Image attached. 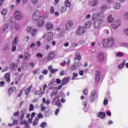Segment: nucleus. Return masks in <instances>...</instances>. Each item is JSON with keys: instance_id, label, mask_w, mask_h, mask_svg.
<instances>
[{"instance_id": "nucleus-1", "label": "nucleus", "mask_w": 128, "mask_h": 128, "mask_svg": "<svg viewBox=\"0 0 128 128\" xmlns=\"http://www.w3.org/2000/svg\"><path fill=\"white\" fill-rule=\"evenodd\" d=\"M114 46V39L112 37L103 40V46L105 48H110Z\"/></svg>"}, {"instance_id": "nucleus-2", "label": "nucleus", "mask_w": 128, "mask_h": 128, "mask_svg": "<svg viewBox=\"0 0 128 128\" xmlns=\"http://www.w3.org/2000/svg\"><path fill=\"white\" fill-rule=\"evenodd\" d=\"M92 20H94V26L95 28H98L102 22V20L98 18V15L94 14L92 16Z\"/></svg>"}, {"instance_id": "nucleus-3", "label": "nucleus", "mask_w": 128, "mask_h": 128, "mask_svg": "<svg viewBox=\"0 0 128 128\" xmlns=\"http://www.w3.org/2000/svg\"><path fill=\"white\" fill-rule=\"evenodd\" d=\"M18 36H16L14 40L12 41V52H16V46H18Z\"/></svg>"}, {"instance_id": "nucleus-4", "label": "nucleus", "mask_w": 128, "mask_h": 128, "mask_svg": "<svg viewBox=\"0 0 128 128\" xmlns=\"http://www.w3.org/2000/svg\"><path fill=\"white\" fill-rule=\"evenodd\" d=\"M41 18L42 16L40 14V11H38V10H35L32 17L34 20H38Z\"/></svg>"}, {"instance_id": "nucleus-5", "label": "nucleus", "mask_w": 128, "mask_h": 128, "mask_svg": "<svg viewBox=\"0 0 128 128\" xmlns=\"http://www.w3.org/2000/svg\"><path fill=\"white\" fill-rule=\"evenodd\" d=\"M97 60L99 62H102L104 60V58H106V56H104V54L102 52H100L97 54Z\"/></svg>"}, {"instance_id": "nucleus-6", "label": "nucleus", "mask_w": 128, "mask_h": 128, "mask_svg": "<svg viewBox=\"0 0 128 128\" xmlns=\"http://www.w3.org/2000/svg\"><path fill=\"white\" fill-rule=\"evenodd\" d=\"M14 17L16 20H20L21 18H22V15L20 11L16 10L14 13Z\"/></svg>"}, {"instance_id": "nucleus-7", "label": "nucleus", "mask_w": 128, "mask_h": 128, "mask_svg": "<svg viewBox=\"0 0 128 128\" xmlns=\"http://www.w3.org/2000/svg\"><path fill=\"white\" fill-rule=\"evenodd\" d=\"M86 32V29L84 27L79 26L78 28V30L76 32V34L78 36H82Z\"/></svg>"}, {"instance_id": "nucleus-8", "label": "nucleus", "mask_w": 128, "mask_h": 128, "mask_svg": "<svg viewBox=\"0 0 128 128\" xmlns=\"http://www.w3.org/2000/svg\"><path fill=\"white\" fill-rule=\"evenodd\" d=\"M96 96H98V95L96 94V90H92L90 92V100L91 102H94V98Z\"/></svg>"}, {"instance_id": "nucleus-9", "label": "nucleus", "mask_w": 128, "mask_h": 128, "mask_svg": "<svg viewBox=\"0 0 128 128\" xmlns=\"http://www.w3.org/2000/svg\"><path fill=\"white\" fill-rule=\"evenodd\" d=\"M81 66H82V62H76L72 66L71 70H78V68H80V67Z\"/></svg>"}, {"instance_id": "nucleus-10", "label": "nucleus", "mask_w": 128, "mask_h": 128, "mask_svg": "<svg viewBox=\"0 0 128 128\" xmlns=\"http://www.w3.org/2000/svg\"><path fill=\"white\" fill-rule=\"evenodd\" d=\"M120 26V20H118L112 24V28L114 30H116Z\"/></svg>"}, {"instance_id": "nucleus-11", "label": "nucleus", "mask_w": 128, "mask_h": 128, "mask_svg": "<svg viewBox=\"0 0 128 128\" xmlns=\"http://www.w3.org/2000/svg\"><path fill=\"white\" fill-rule=\"evenodd\" d=\"M94 78L96 82H100V71L96 70Z\"/></svg>"}, {"instance_id": "nucleus-12", "label": "nucleus", "mask_w": 128, "mask_h": 128, "mask_svg": "<svg viewBox=\"0 0 128 128\" xmlns=\"http://www.w3.org/2000/svg\"><path fill=\"white\" fill-rule=\"evenodd\" d=\"M74 22H72V20L67 21L66 24V30H68L72 26Z\"/></svg>"}, {"instance_id": "nucleus-13", "label": "nucleus", "mask_w": 128, "mask_h": 128, "mask_svg": "<svg viewBox=\"0 0 128 128\" xmlns=\"http://www.w3.org/2000/svg\"><path fill=\"white\" fill-rule=\"evenodd\" d=\"M16 92V87L12 86V88H10L8 89V96H12V94L14 92Z\"/></svg>"}, {"instance_id": "nucleus-14", "label": "nucleus", "mask_w": 128, "mask_h": 128, "mask_svg": "<svg viewBox=\"0 0 128 128\" xmlns=\"http://www.w3.org/2000/svg\"><path fill=\"white\" fill-rule=\"evenodd\" d=\"M54 39V33L52 32H49L47 34V40L50 42Z\"/></svg>"}, {"instance_id": "nucleus-15", "label": "nucleus", "mask_w": 128, "mask_h": 128, "mask_svg": "<svg viewBox=\"0 0 128 128\" xmlns=\"http://www.w3.org/2000/svg\"><path fill=\"white\" fill-rule=\"evenodd\" d=\"M2 50L6 54L10 52V45L8 44H6L3 46Z\"/></svg>"}, {"instance_id": "nucleus-16", "label": "nucleus", "mask_w": 128, "mask_h": 128, "mask_svg": "<svg viewBox=\"0 0 128 128\" xmlns=\"http://www.w3.org/2000/svg\"><path fill=\"white\" fill-rule=\"evenodd\" d=\"M55 56L54 52H50L48 54L46 58L48 60H50L54 58Z\"/></svg>"}, {"instance_id": "nucleus-17", "label": "nucleus", "mask_w": 128, "mask_h": 128, "mask_svg": "<svg viewBox=\"0 0 128 128\" xmlns=\"http://www.w3.org/2000/svg\"><path fill=\"white\" fill-rule=\"evenodd\" d=\"M68 82H70V78H64L62 80V85L66 86V84H68Z\"/></svg>"}, {"instance_id": "nucleus-18", "label": "nucleus", "mask_w": 128, "mask_h": 128, "mask_svg": "<svg viewBox=\"0 0 128 128\" xmlns=\"http://www.w3.org/2000/svg\"><path fill=\"white\" fill-rule=\"evenodd\" d=\"M46 26L47 28V30H51L54 28V24L50 22L46 23Z\"/></svg>"}, {"instance_id": "nucleus-19", "label": "nucleus", "mask_w": 128, "mask_h": 128, "mask_svg": "<svg viewBox=\"0 0 128 128\" xmlns=\"http://www.w3.org/2000/svg\"><path fill=\"white\" fill-rule=\"evenodd\" d=\"M32 88V85L30 86L28 88L24 90V94L26 96H28V94H30V90Z\"/></svg>"}, {"instance_id": "nucleus-20", "label": "nucleus", "mask_w": 128, "mask_h": 128, "mask_svg": "<svg viewBox=\"0 0 128 128\" xmlns=\"http://www.w3.org/2000/svg\"><path fill=\"white\" fill-rule=\"evenodd\" d=\"M4 78L7 82H10V73H6L4 75Z\"/></svg>"}, {"instance_id": "nucleus-21", "label": "nucleus", "mask_w": 128, "mask_h": 128, "mask_svg": "<svg viewBox=\"0 0 128 128\" xmlns=\"http://www.w3.org/2000/svg\"><path fill=\"white\" fill-rule=\"evenodd\" d=\"M97 116L100 118H104L106 116V113L104 112H99L97 113Z\"/></svg>"}, {"instance_id": "nucleus-22", "label": "nucleus", "mask_w": 128, "mask_h": 128, "mask_svg": "<svg viewBox=\"0 0 128 128\" xmlns=\"http://www.w3.org/2000/svg\"><path fill=\"white\" fill-rule=\"evenodd\" d=\"M98 4V0H93L90 3L91 6H96Z\"/></svg>"}, {"instance_id": "nucleus-23", "label": "nucleus", "mask_w": 128, "mask_h": 128, "mask_svg": "<svg viewBox=\"0 0 128 128\" xmlns=\"http://www.w3.org/2000/svg\"><path fill=\"white\" fill-rule=\"evenodd\" d=\"M22 68L24 70H26V69L28 68V63H23V64L22 65Z\"/></svg>"}, {"instance_id": "nucleus-24", "label": "nucleus", "mask_w": 128, "mask_h": 128, "mask_svg": "<svg viewBox=\"0 0 128 128\" xmlns=\"http://www.w3.org/2000/svg\"><path fill=\"white\" fill-rule=\"evenodd\" d=\"M76 56L75 60H82V56H80V52H76Z\"/></svg>"}, {"instance_id": "nucleus-25", "label": "nucleus", "mask_w": 128, "mask_h": 128, "mask_svg": "<svg viewBox=\"0 0 128 128\" xmlns=\"http://www.w3.org/2000/svg\"><path fill=\"white\" fill-rule=\"evenodd\" d=\"M108 10V5L107 4H104L100 7V10L104 12Z\"/></svg>"}, {"instance_id": "nucleus-26", "label": "nucleus", "mask_w": 128, "mask_h": 128, "mask_svg": "<svg viewBox=\"0 0 128 128\" xmlns=\"http://www.w3.org/2000/svg\"><path fill=\"white\" fill-rule=\"evenodd\" d=\"M90 26H92V22L88 21L86 22V25H85L86 28H90Z\"/></svg>"}, {"instance_id": "nucleus-27", "label": "nucleus", "mask_w": 128, "mask_h": 128, "mask_svg": "<svg viewBox=\"0 0 128 128\" xmlns=\"http://www.w3.org/2000/svg\"><path fill=\"white\" fill-rule=\"evenodd\" d=\"M108 22H112L114 20V18L112 17V15H110L108 16Z\"/></svg>"}, {"instance_id": "nucleus-28", "label": "nucleus", "mask_w": 128, "mask_h": 128, "mask_svg": "<svg viewBox=\"0 0 128 128\" xmlns=\"http://www.w3.org/2000/svg\"><path fill=\"white\" fill-rule=\"evenodd\" d=\"M38 34V29H32V36H36Z\"/></svg>"}, {"instance_id": "nucleus-29", "label": "nucleus", "mask_w": 128, "mask_h": 128, "mask_svg": "<svg viewBox=\"0 0 128 128\" xmlns=\"http://www.w3.org/2000/svg\"><path fill=\"white\" fill-rule=\"evenodd\" d=\"M58 90L52 91L50 94V96H51L52 98V96H56V94H58Z\"/></svg>"}, {"instance_id": "nucleus-30", "label": "nucleus", "mask_w": 128, "mask_h": 128, "mask_svg": "<svg viewBox=\"0 0 128 128\" xmlns=\"http://www.w3.org/2000/svg\"><path fill=\"white\" fill-rule=\"evenodd\" d=\"M60 10L62 14H64V12H66V6L64 5L62 6L60 8Z\"/></svg>"}, {"instance_id": "nucleus-31", "label": "nucleus", "mask_w": 128, "mask_h": 128, "mask_svg": "<svg viewBox=\"0 0 128 128\" xmlns=\"http://www.w3.org/2000/svg\"><path fill=\"white\" fill-rule=\"evenodd\" d=\"M120 6H122L120 3H117L114 5V8H116V10H120Z\"/></svg>"}, {"instance_id": "nucleus-32", "label": "nucleus", "mask_w": 128, "mask_h": 128, "mask_svg": "<svg viewBox=\"0 0 128 128\" xmlns=\"http://www.w3.org/2000/svg\"><path fill=\"white\" fill-rule=\"evenodd\" d=\"M126 60H123L122 63L118 66L119 68H122L124 66H126Z\"/></svg>"}, {"instance_id": "nucleus-33", "label": "nucleus", "mask_w": 128, "mask_h": 128, "mask_svg": "<svg viewBox=\"0 0 128 128\" xmlns=\"http://www.w3.org/2000/svg\"><path fill=\"white\" fill-rule=\"evenodd\" d=\"M53 85H54V82H50L48 84V90H52V88H54V86H53Z\"/></svg>"}, {"instance_id": "nucleus-34", "label": "nucleus", "mask_w": 128, "mask_h": 128, "mask_svg": "<svg viewBox=\"0 0 128 128\" xmlns=\"http://www.w3.org/2000/svg\"><path fill=\"white\" fill-rule=\"evenodd\" d=\"M18 66V64L12 63L10 64V68L12 70H16V68Z\"/></svg>"}, {"instance_id": "nucleus-35", "label": "nucleus", "mask_w": 128, "mask_h": 128, "mask_svg": "<svg viewBox=\"0 0 128 128\" xmlns=\"http://www.w3.org/2000/svg\"><path fill=\"white\" fill-rule=\"evenodd\" d=\"M38 26H42L44 24V20H40L38 22Z\"/></svg>"}, {"instance_id": "nucleus-36", "label": "nucleus", "mask_w": 128, "mask_h": 128, "mask_svg": "<svg viewBox=\"0 0 128 128\" xmlns=\"http://www.w3.org/2000/svg\"><path fill=\"white\" fill-rule=\"evenodd\" d=\"M2 14L6 16L8 14V8H4L1 12Z\"/></svg>"}, {"instance_id": "nucleus-37", "label": "nucleus", "mask_w": 128, "mask_h": 128, "mask_svg": "<svg viewBox=\"0 0 128 128\" xmlns=\"http://www.w3.org/2000/svg\"><path fill=\"white\" fill-rule=\"evenodd\" d=\"M70 2L68 0H66L65 1V6H66V8H70Z\"/></svg>"}, {"instance_id": "nucleus-38", "label": "nucleus", "mask_w": 128, "mask_h": 128, "mask_svg": "<svg viewBox=\"0 0 128 128\" xmlns=\"http://www.w3.org/2000/svg\"><path fill=\"white\" fill-rule=\"evenodd\" d=\"M8 24H6L5 25H4L2 27V30L4 32H6L8 30Z\"/></svg>"}, {"instance_id": "nucleus-39", "label": "nucleus", "mask_w": 128, "mask_h": 128, "mask_svg": "<svg viewBox=\"0 0 128 128\" xmlns=\"http://www.w3.org/2000/svg\"><path fill=\"white\" fill-rule=\"evenodd\" d=\"M38 124V118H35V120L33 122V126H36Z\"/></svg>"}, {"instance_id": "nucleus-40", "label": "nucleus", "mask_w": 128, "mask_h": 128, "mask_svg": "<svg viewBox=\"0 0 128 128\" xmlns=\"http://www.w3.org/2000/svg\"><path fill=\"white\" fill-rule=\"evenodd\" d=\"M64 34V30H62L58 34V36H59V38H62Z\"/></svg>"}, {"instance_id": "nucleus-41", "label": "nucleus", "mask_w": 128, "mask_h": 128, "mask_svg": "<svg viewBox=\"0 0 128 128\" xmlns=\"http://www.w3.org/2000/svg\"><path fill=\"white\" fill-rule=\"evenodd\" d=\"M52 104H54V106H56V104H58V100H56V98H54V99L52 100Z\"/></svg>"}, {"instance_id": "nucleus-42", "label": "nucleus", "mask_w": 128, "mask_h": 128, "mask_svg": "<svg viewBox=\"0 0 128 128\" xmlns=\"http://www.w3.org/2000/svg\"><path fill=\"white\" fill-rule=\"evenodd\" d=\"M46 126H48V124L46 123V122H42L40 124V126H41L42 128H44Z\"/></svg>"}, {"instance_id": "nucleus-43", "label": "nucleus", "mask_w": 128, "mask_h": 128, "mask_svg": "<svg viewBox=\"0 0 128 128\" xmlns=\"http://www.w3.org/2000/svg\"><path fill=\"white\" fill-rule=\"evenodd\" d=\"M25 58H26V60H30V54L28 52H27L25 54Z\"/></svg>"}, {"instance_id": "nucleus-44", "label": "nucleus", "mask_w": 128, "mask_h": 128, "mask_svg": "<svg viewBox=\"0 0 128 128\" xmlns=\"http://www.w3.org/2000/svg\"><path fill=\"white\" fill-rule=\"evenodd\" d=\"M34 110V104H30V105L29 110H30V112H32V110Z\"/></svg>"}, {"instance_id": "nucleus-45", "label": "nucleus", "mask_w": 128, "mask_h": 128, "mask_svg": "<svg viewBox=\"0 0 128 128\" xmlns=\"http://www.w3.org/2000/svg\"><path fill=\"white\" fill-rule=\"evenodd\" d=\"M78 73L74 72L73 73V76L72 78V80H76V78L78 76Z\"/></svg>"}, {"instance_id": "nucleus-46", "label": "nucleus", "mask_w": 128, "mask_h": 128, "mask_svg": "<svg viewBox=\"0 0 128 128\" xmlns=\"http://www.w3.org/2000/svg\"><path fill=\"white\" fill-rule=\"evenodd\" d=\"M14 26L16 30H20V24H14Z\"/></svg>"}, {"instance_id": "nucleus-47", "label": "nucleus", "mask_w": 128, "mask_h": 128, "mask_svg": "<svg viewBox=\"0 0 128 128\" xmlns=\"http://www.w3.org/2000/svg\"><path fill=\"white\" fill-rule=\"evenodd\" d=\"M21 114L23 116H26V109H22Z\"/></svg>"}, {"instance_id": "nucleus-48", "label": "nucleus", "mask_w": 128, "mask_h": 128, "mask_svg": "<svg viewBox=\"0 0 128 128\" xmlns=\"http://www.w3.org/2000/svg\"><path fill=\"white\" fill-rule=\"evenodd\" d=\"M56 106H58V108H62V104H60V100H57V104H56Z\"/></svg>"}, {"instance_id": "nucleus-49", "label": "nucleus", "mask_w": 128, "mask_h": 128, "mask_svg": "<svg viewBox=\"0 0 128 128\" xmlns=\"http://www.w3.org/2000/svg\"><path fill=\"white\" fill-rule=\"evenodd\" d=\"M120 46H124V48H128V44L126 43H122Z\"/></svg>"}, {"instance_id": "nucleus-50", "label": "nucleus", "mask_w": 128, "mask_h": 128, "mask_svg": "<svg viewBox=\"0 0 128 128\" xmlns=\"http://www.w3.org/2000/svg\"><path fill=\"white\" fill-rule=\"evenodd\" d=\"M5 84H6V82H4V81L0 82V86L1 88H4V86Z\"/></svg>"}, {"instance_id": "nucleus-51", "label": "nucleus", "mask_w": 128, "mask_h": 128, "mask_svg": "<svg viewBox=\"0 0 128 128\" xmlns=\"http://www.w3.org/2000/svg\"><path fill=\"white\" fill-rule=\"evenodd\" d=\"M42 74H44L45 76H46V74H48V70H44L42 72Z\"/></svg>"}, {"instance_id": "nucleus-52", "label": "nucleus", "mask_w": 128, "mask_h": 128, "mask_svg": "<svg viewBox=\"0 0 128 128\" xmlns=\"http://www.w3.org/2000/svg\"><path fill=\"white\" fill-rule=\"evenodd\" d=\"M26 30L28 32H30L32 30V26H28L26 28Z\"/></svg>"}, {"instance_id": "nucleus-53", "label": "nucleus", "mask_w": 128, "mask_h": 128, "mask_svg": "<svg viewBox=\"0 0 128 128\" xmlns=\"http://www.w3.org/2000/svg\"><path fill=\"white\" fill-rule=\"evenodd\" d=\"M117 56H119L120 58L122 57V56H124V54L122 52H118L117 54H116Z\"/></svg>"}, {"instance_id": "nucleus-54", "label": "nucleus", "mask_w": 128, "mask_h": 128, "mask_svg": "<svg viewBox=\"0 0 128 128\" xmlns=\"http://www.w3.org/2000/svg\"><path fill=\"white\" fill-rule=\"evenodd\" d=\"M36 56L37 58H42V56H44V55H42V54L40 53H38L36 55Z\"/></svg>"}, {"instance_id": "nucleus-55", "label": "nucleus", "mask_w": 128, "mask_h": 128, "mask_svg": "<svg viewBox=\"0 0 128 128\" xmlns=\"http://www.w3.org/2000/svg\"><path fill=\"white\" fill-rule=\"evenodd\" d=\"M38 72H40V68L36 69L33 71V74H36Z\"/></svg>"}, {"instance_id": "nucleus-56", "label": "nucleus", "mask_w": 128, "mask_h": 128, "mask_svg": "<svg viewBox=\"0 0 128 128\" xmlns=\"http://www.w3.org/2000/svg\"><path fill=\"white\" fill-rule=\"evenodd\" d=\"M37 117L38 118H44V115H42V114L41 113H40L39 114H37Z\"/></svg>"}, {"instance_id": "nucleus-57", "label": "nucleus", "mask_w": 128, "mask_h": 128, "mask_svg": "<svg viewBox=\"0 0 128 128\" xmlns=\"http://www.w3.org/2000/svg\"><path fill=\"white\" fill-rule=\"evenodd\" d=\"M108 98H105V99L104 100V104L105 106H106V104H108Z\"/></svg>"}, {"instance_id": "nucleus-58", "label": "nucleus", "mask_w": 128, "mask_h": 128, "mask_svg": "<svg viewBox=\"0 0 128 128\" xmlns=\"http://www.w3.org/2000/svg\"><path fill=\"white\" fill-rule=\"evenodd\" d=\"M83 94H88V89L85 88L84 90H83Z\"/></svg>"}, {"instance_id": "nucleus-59", "label": "nucleus", "mask_w": 128, "mask_h": 128, "mask_svg": "<svg viewBox=\"0 0 128 128\" xmlns=\"http://www.w3.org/2000/svg\"><path fill=\"white\" fill-rule=\"evenodd\" d=\"M24 124H25L26 128H28V126H30V124H28V122L26 121V120H24Z\"/></svg>"}, {"instance_id": "nucleus-60", "label": "nucleus", "mask_w": 128, "mask_h": 128, "mask_svg": "<svg viewBox=\"0 0 128 128\" xmlns=\"http://www.w3.org/2000/svg\"><path fill=\"white\" fill-rule=\"evenodd\" d=\"M50 14H54V6H51V8L50 9Z\"/></svg>"}, {"instance_id": "nucleus-61", "label": "nucleus", "mask_w": 128, "mask_h": 128, "mask_svg": "<svg viewBox=\"0 0 128 128\" xmlns=\"http://www.w3.org/2000/svg\"><path fill=\"white\" fill-rule=\"evenodd\" d=\"M14 116H20V112H17L13 114Z\"/></svg>"}, {"instance_id": "nucleus-62", "label": "nucleus", "mask_w": 128, "mask_h": 128, "mask_svg": "<svg viewBox=\"0 0 128 128\" xmlns=\"http://www.w3.org/2000/svg\"><path fill=\"white\" fill-rule=\"evenodd\" d=\"M84 40H80L78 42V44H84Z\"/></svg>"}, {"instance_id": "nucleus-63", "label": "nucleus", "mask_w": 128, "mask_h": 128, "mask_svg": "<svg viewBox=\"0 0 128 128\" xmlns=\"http://www.w3.org/2000/svg\"><path fill=\"white\" fill-rule=\"evenodd\" d=\"M58 69H52L51 70V73L52 74H54L55 72H58Z\"/></svg>"}, {"instance_id": "nucleus-64", "label": "nucleus", "mask_w": 128, "mask_h": 128, "mask_svg": "<svg viewBox=\"0 0 128 128\" xmlns=\"http://www.w3.org/2000/svg\"><path fill=\"white\" fill-rule=\"evenodd\" d=\"M124 16L126 20H128V12H126L124 14Z\"/></svg>"}]
</instances>
